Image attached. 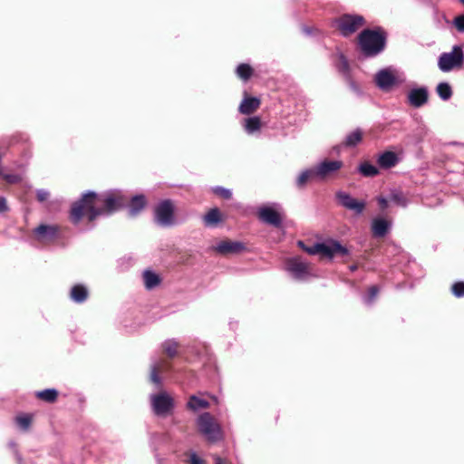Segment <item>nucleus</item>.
Instances as JSON below:
<instances>
[{
    "label": "nucleus",
    "instance_id": "nucleus-22",
    "mask_svg": "<svg viewBox=\"0 0 464 464\" xmlns=\"http://www.w3.org/2000/svg\"><path fill=\"white\" fill-rule=\"evenodd\" d=\"M222 221L220 210L218 208H211L203 216V222L206 227H215Z\"/></svg>",
    "mask_w": 464,
    "mask_h": 464
},
{
    "label": "nucleus",
    "instance_id": "nucleus-7",
    "mask_svg": "<svg viewBox=\"0 0 464 464\" xmlns=\"http://www.w3.org/2000/svg\"><path fill=\"white\" fill-rule=\"evenodd\" d=\"M464 64V52L461 45H454L452 50L442 53L438 61V66L441 72H448L455 68H460Z\"/></svg>",
    "mask_w": 464,
    "mask_h": 464
},
{
    "label": "nucleus",
    "instance_id": "nucleus-13",
    "mask_svg": "<svg viewBox=\"0 0 464 464\" xmlns=\"http://www.w3.org/2000/svg\"><path fill=\"white\" fill-rule=\"evenodd\" d=\"M408 102L414 108H420L427 103L429 99V91L425 86L415 87L408 92Z\"/></svg>",
    "mask_w": 464,
    "mask_h": 464
},
{
    "label": "nucleus",
    "instance_id": "nucleus-35",
    "mask_svg": "<svg viewBox=\"0 0 464 464\" xmlns=\"http://www.w3.org/2000/svg\"><path fill=\"white\" fill-rule=\"evenodd\" d=\"M14 421L20 430L26 431L32 424V417L28 414H20L15 417Z\"/></svg>",
    "mask_w": 464,
    "mask_h": 464
},
{
    "label": "nucleus",
    "instance_id": "nucleus-32",
    "mask_svg": "<svg viewBox=\"0 0 464 464\" xmlns=\"http://www.w3.org/2000/svg\"><path fill=\"white\" fill-rule=\"evenodd\" d=\"M36 397L47 402H53L58 397V391L56 389H45L36 392Z\"/></svg>",
    "mask_w": 464,
    "mask_h": 464
},
{
    "label": "nucleus",
    "instance_id": "nucleus-16",
    "mask_svg": "<svg viewBox=\"0 0 464 464\" xmlns=\"http://www.w3.org/2000/svg\"><path fill=\"white\" fill-rule=\"evenodd\" d=\"M59 233V227L42 224L34 229V234L40 240H53Z\"/></svg>",
    "mask_w": 464,
    "mask_h": 464
},
{
    "label": "nucleus",
    "instance_id": "nucleus-4",
    "mask_svg": "<svg viewBox=\"0 0 464 464\" xmlns=\"http://www.w3.org/2000/svg\"><path fill=\"white\" fill-rule=\"evenodd\" d=\"M199 432L210 442H216L222 439L220 425L215 420L209 412L201 413L197 419Z\"/></svg>",
    "mask_w": 464,
    "mask_h": 464
},
{
    "label": "nucleus",
    "instance_id": "nucleus-24",
    "mask_svg": "<svg viewBox=\"0 0 464 464\" xmlns=\"http://www.w3.org/2000/svg\"><path fill=\"white\" fill-rule=\"evenodd\" d=\"M187 407L193 411H198L201 409H208L209 402L205 399L191 395L187 402Z\"/></svg>",
    "mask_w": 464,
    "mask_h": 464
},
{
    "label": "nucleus",
    "instance_id": "nucleus-19",
    "mask_svg": "<svg viewBox=\"0 0 464 464\" xmlns=\"http://www.w3.org/2000/svg\"><path fill=\"white\" fill-rule=\"evenodd\" d=\"M129 215L130 217H136L146 206V198L144 195H135L129 197Z\"/></svg>",
    "mask_w": 464,
    "mask_h": 464
},
{
    "label": "nucleus",
    "instance_id": "nucleus-48",
    "mask_svg": "<svg viewBox=\"0 0 464 464\" xmlns=\"http://www.w3.org/2000/svg\"><path fill=\"white\" fill-rule=\"evenodd\" d=\"M214 460H215V464H224L223 459L219 456H216Z\"/></svg>",
    "mask_w": 464,
    "mask_h": 464
},
{
    "label": "nucleus",
    "instance_id": "nucleus-8",
    "mask_svg": "<svg viewBox=\"0 0 464 464\" xmlns=\"http://www.w3.org/2000/svg\"><path fill=\"white\" fill-rule=\"evenodd\" d=\"M175 207L170 199H165L158 203L154 208V220L162 227H170L176 225L174 215Z\"/></svg>",
    "mask_w": 464,
    "mask_h": 464
},
{
    "label": "nucleus",
    "instance_id": "nucleus-1",
    "mask_svg": "<svg viewBox=\"0 0 464 464\" xmlns=\"http://www.w3.org/2000/svg\"><path fill=\"white\" fill-rule=\"evenodd\" d=\"M128 203L129 196L120 189L109 190L103 194L88 191L72 204L70 219L73 225H78L85 215L92 222L98 217L109 216L126 207Z\"/></svg>",
    "mask_w": 464,
    "mask_h": 464
},
{
    "label": "nucleus",
    "instance_id": "nucleus-28",
    "mask_svg": "<svg viewBox=\"0 0 464 464\" xmlns=\"http://www.w3.org/2000/svg\"><path fill=\"white\" fill-rule=\"evenodd\" d=\"M327 245L330 249V254H327V257L330 259H332L336 254H340L342 256L349 254L348 248L341 245L337 240H329L327 241Z\"/></svg>",
    "mask_w": 464,
    "mask_h": 464
},
{
    "label": "nucleus",
    "instance_id": "nucleus-3",
    "mask_svg": "<svg viewBox=\"0 0 464 464\" xmlns=\"http://www.w3.org/2000/svg\"><path fill=\"white\" fill-rule=\"evenodd\" d=\"M285 269L294 280L299 282H304L316 276L312 271L311 264L298 256L287 258Z\"/></svg>",
    "mask_w": 464,
    "mask_h": 464
},
{
    "label": "nucleus",
    "instance_id": "nucleus-18",
    "mask_svg": "<svg viewBox=\"0 0 464 464\" xmlns=\"http://www.w3.org/2000/svg\"><path fill=\"white\" fill-rule=\"evenodd\" d=\"M392 227V223L382 218H375L372 221V232L375 237H385Z\"/></svg>",
    "mask_w": 464,
    "mask_h": 464
},
{
    "label": "nucleus",
    "instance_id": "nucleus-17",
    "mask_svg": "<svg viewBox=\"0 0 464 464\" xmlns=\"http://www.w3.org/2000/svg\"><path fill=\"white\" fill-rule=\"evenodd\" d=\"M400 162L398 155L390 150H386L377 157V164L381 169H388L395 167Z\"/></svg>",
    "mask_w": 464,
    "mask_h": 464
},
{
    "label": "nucleus",
    "instance_id": "nucleus-52",
    "mask_svg": "<svg viewBox=\"0 0 464 464\" xmlns=\"http://www.w3.org/2000/svg\"><path fill=\"white\" fill-rule=\"evenodd\" d=\"M351 87L355 90L356 89L355 83L351 82Z\"/></svg>",
    "mask_w": 464,
    "mask_h": 464
},
{
    "label": "nucleus",
    "instance_id": "nucleus-41",
    "mask_svg": "<svg viewBox=\"0 0 464 464\" xmlns=\"http://www.w3.org/2000/svg\"><path fill=\"white\" fill-rule=\"evenodd\" d=\"M452 24L459 33L464 34V14L457 15L452 20Z\"/></svg>",
    "mask_w": 464,
    "mask_h": 464
},
{
    "label": "nucleus",
    "instance_id": "nucleus-14",
    "mask_svg": "<svg viewBox=\"0 0 464 464\" xmlns=\"http://www.w3.org/2000/svg\"><path fill=\"white\" fill-rule=\"evenodd\" d=\"M343 166L341 160H324L314 166L315 175L317 179H324L329 175L338 171Z\"/></svg>",
    "mask_w": 464,
    "mask_h": 464
},
{
    "label": "nucleus",
    "instance_id": "nucleus-49",
    "mask_svg": "<svg viewBox=\"0 0 464 464\" xmlns=\"http://www.w3.org/2000/svg\"><path fill=\"white\" fill-rule=\"evenodd\" d=\"M297 245H298V246H299L303 250H304V248H306V247H307V246L304 245V243L303 241H301V240H299V241L297 242Z\"/></svg>",
    "mask_w": 464,
    "mask_h": 464
},
{
    "label": "nucleus",
    "instance_id": "nucleus-39",
    "mask_svg": "<svg viewBox=\"0 0 464 464\" xmlns=\"http://www.w3.org/2000/svg\"><path fill=\"white\" fill-rule=\"evenodd\" d=\"M212 191L216 195H218V196H219V197H221V198H223L225 199H229L232 197V192H231L230 189L223 188V187H220V186L214 187L212 188Z\"/></svg>",
    "mask_w": 464,
    "mask_h": 464
},
{
    "label": "nucleus",
    "instance_id": "nucleus-10",
    "mask_svg": "<svg viewBox=\"0 0 464 464\" xmlns=\"http://www.w3.org/2000/svg\"><path fill=\"white\" fill-rule=\"evenodd\" d=\"M281 211L282 207L280 204L272 203L271 205L260 207L257 211V216L262 222L275 227H280L283 220Z\"/></svg>",
    "mask_w": 464,
    "mask_h": 464
},
{
    "label": "nucleus",
    "instance_id": "nucleus-43",
    "mask_svg": "<svg viewBox=\"0 0 464 464\" xmlns=\"http://www.w3.org/2000/svg\"><path fill=\"white\" fill-rule=\"evenodd\" d=\"M189 464H204V460L195 452H191L189 455Z\"/></svg>",
    "mask_w": 464,
    "mask_h": 464
},
{
    "label": "nucleus",
    "instance_id": "nucleus-6",
    "mask_svg": "<svg viewBox=\"0 0 464 464\" xmlns=\"http://www.w3.org/2000/svg\"><path fill=\"white\" fill-rule=\"evenodd\" d=\"M150 401L153 413L159 417L171 414L175 408L174 399L165 391L150 394Z\"/></svg>",
    "mask_w": 464,
    "mask_h": 464
},
{
    "label": "nucleus",
    "instance_id": "nucleus-36",
    "mask_svg": "<svg viewBox=\"0 0 464 464\" xmlns=\"http://www.w3.org/2000/svg\"><path fill=\"white\" fill-rule=\"evenodd\" d=\"M162 348L169 357L173 358L177 354L178 343L174 339L166 340Z\"/></svg>",
    "mask_w": 464,
    "mask_h": 464
},
{
    "label": "nucleus",
    "instance_id": "nucleus-33",
    "mask_svg": "<svg viewBox=\"0 0 464 464\" xmlns=\"http://www.w3.org/2000/svg\"><path fill=\"white\" fill-rule=\"evenodd\" d=\"M437 94L443 101H448L452 96V89L448 82H440L436 88Z\"/></svg>",
    "mask_w": 464,
    "mask_h": 464
},
{
    "label": "nucleus",
    "instance_id": "nucleus-20",
    "mask_svg": "<svg viewBox=\"0 0 464 464\" xmlns=\"http://www.w3.org/2000/svg\"><path fill=\"white\" fill-rule=\"evenodd\" d=\"M260 100L256 97H246L239 105V111L242 114L249 115L258 109Z\"/></svg>",
    "mask_w": 464,
    "mask_h": 464
},
{
    "label": "nucleus",
    "instance_id": "nucleus-53",
    "mask_svg": "<svg viewBox=\"0 0 464 464\" xmlns=\"http://www.w3.org/2000/svg\"><path fill=\"white\" fill-rule=\"evenodd\" d=\"M464 5V0H459Z\"/></svg>",
    "mask_w": 464,
    "mask_h": 464
},
{
    "label": "nucleus",
    "instance_id": "nucleus-29",
    "mask_svg": "<svg viewBox=\"0 0 464 464\" xmlns=\"http://www.w3.org/2000/svg\"><path fill=\"white\" fill-rule=\"evenodd\" d=\"M358 172L363 177H375L379 174L378 167L373 164L365 161L358 166Z\"/></svg>",
    "mask_w": 464,
    "mask_h": 464
},
{
    "label": "nucleus",
    "instance_id": "nucleus-42",
    "mask_svg": "<svg viewBox=\"0 0 464 464\" xmlns=\"http://www.w3.org/2000/svg\"><path fill=\"white\" fill-rule=\"evenodd\" d=\"M50 197V192L44 188H39L36 190V198L39 202L47 200Z\"/></svg>",
    "mask_w": 464,
    "mask_h": 464
},
{
    "label": "nucleus",
    "instance_id": "nucleus-26",
    "mask_svg": "<svg viewBox=\"0 0 464 464\" xmlns=\"http://www.w3.org/2000/svg\"><path fill=\"white\" fill-rule=\"evenodd\" d=\"M313 179H317V175H315L314 168L307 169L303 170L295 180V185L298 188H304L309 180Z\"/></svg>",
    "mask_w": 464,
    "mask_h": 464
},
{
    "label": "nucleus",
    "instance_id": "nucleus-40",
    "mask_svg": "<svg viewBox=\"0 0 464 464\" xmlns=\"http://www.w3.org/2000/svg\"><path fill=\"white\" fill-rule=\"evenodd\" d=\"M451 292L454 296L460 298L464 296V282L459 281L452 285Z\"/></svg>",
    "mask_w": 464,
    "mask_h": 464
},
{
    "label": "nucleus",
    "instance_id": "nucleus-27",
    "mask_svg": "<svg viewBox=\"0 0 464 464\" xmlns=\"http://www.w3.org/2000/svg\"><path fill=\"white\" fill-rule=\"evenodd\" d=\"M389 200L401 208H406L409 204V200L403 192L397 188L391 189Z\"/></svg>",
    "mask_w": 464,
    "mask_h": 464
},
{
    "label": "nucleus",
    "instance_id": "nucleus-51",
    "mask_svg": "<svg viewBox=\"0 0 464 464\" xmlns=\"http://www.w3.org/2000/svg\"><path fill=\"white\" fill-rule=\"evenodd\" d=\"M304 32L307 34H311V30L308 27H304Z\"/></svg>",
    "mask_w": 464,
    "mask_h": 464
},
{
    "label": "nucleus",
    "instance_id": "nucleus-30",
    "mask_svg": "<svg viewBox=\"0 0 464 464\" xmlns=\"http://www.w3.org/2000/svg\"><path fill=\"white\" fill-rule=\"evenodd\" d=\"M362 138V130L360 129H355L346 135L343 144L346 147H355L359 142H361Z\"/></svg>",
    "mask_w": 464,
    "mask_h": 464
},
{
    "label": "nucleus",
    "instance_id": "nucleus-23",
    "mask_svg": "<svg viewBox=\"0 0 464 464\" xmlns=\"http://www.w3.org/2000/svg\"><path fill=\"white\" fill-rule=\"evenodd\" d=\"M143 281L146 289L151 290L160 285L161 279L160 276L151 270L143 272Z\"/></svg>",
    "mask_w": 464,
    "mask_h": 464
},
{
    "label": "nucleus",
    "instance_id": "nucleus-9",
    "mask_svg": "<svg viewBox=\"0 0 464 464\" xmlns=\"http://www.w3.org/2000/svg\"><path fill=\"white\" fill-rule=\"evenodd\" d=\"M364 24V18L359 14H343L336 20V25L341 34L347 37L354 34Z\"/></svg>",
    "mask_w": 464,
    "mask_h": 464
},
{
    "label": "nucleus",
    "instance_id": "nucleus-34",
    "mask_svg": "<svg viewBox=\"0 0 464 464\" xmlns=\"http://www.w3.org/2000/svg\"><path fill=\"white\" fill-rule=\"evenodd\" d=\"M236 73L238 78L243 81H247L253 74L252 67L247 63H240L236 70Z\"/></svg>",
    "mask_w": 464,
    "mask_h": 464
},
{
    "label": "nucleus",
    "instance_id": "nucleus-37",
    "mask_svg": "<svg viewBox=\"0 0 464 464\" xmlns=\"http://www.w3.org/2000/svg\"><path fill=\"white\" fill-rule=\"evenodd\" d=\"M160 364H161L160 362H156V361L152 362L150 364V381L158 386L161 384V379L159 375Z\"/></svg>",
    "mask_w": 464,
    "mask_h": 464
},
{
    "label": "nucleus",
    "instance_id": "nucleus-5",
    "mask_svg": "<svg viewBox=\"0 0 464 464\" xmlns=\"http://www.w3.org/2000/svg\"><path fill=\"white\" fill-rule=\"evenodd\" d=\"M403 82L404 78L399 75L397 70L392 66L379 70L374 75L376 86L383 92H389Z\"/></svg>",
    "mask_w": 464,
    "mask_h": 464
},
{
    "label": "nucleus",
    "instance_id": "nucleus-25",
    "mask_svg": "<svg viewBox=\"0 0 464 464\" xmlns=\"http://www.w3.org/2000/svg\"><path fill=\"white\" fill-rule=\"evenodd\" d=\"M243 127L247 134H254L260 130L261 120L258 116L246 118L244 121Z\"/></svg>",
    "mask_w": 464,
    "mask_h": 464
},
{
    "label": "nucleus",
    "instance_id": "nucleus-50",
    "mask_svg": "<svg viewBox=\"0 0 464 464\" xmlns=\"http://www.w3.org/2000/svg\"><path fill=\"white\" fill-rule=\"evenodd\" d=\"M357 268H358V266L356 265H352V266H349V269H350L351 272L356 271Z\"/></svg>",
    "mask_w": 464,
    "mask_h": 464
},
{
    "label": "nucleus",
    "instance_id": "nucleus-44",
    "mask_svg": "<svg viewBox=\"0 0 464 464\" xmlns=\"http://www.w3.org/2000/svg\"><path fill=\"white\" fill-rule=\"evenodd\" d=\"M9 210L7 206L6 198L3 196H0V213H5Z\"/></svg>",
    "mask_w": 464,
    "mask_h": 464
},
{
    "label": "nucleus",
    "instance_id": "nucleus-11",
    "mask_svg": "<svg viewBox=\"0 0 464 464\" xmlns=\"http://www.w3.org/2000/svg\"><path fill=\"white\" fill-rule=\"evenodd\" d=\"M338 204L343 208L352 211L355 216H361L366 207V201L357 199L348 192L339 190L335 193Z\"/></svg>",
    "mask_w": 464,
    "mask_h": 464
},
{
    "label": "nucleus",
    "instance_id": "nucleus-47",
    "mask_svg": "<svg viewBox=\"0 0 464 464\" xmlns=\"http://www.w3.org/2000/svg\"><path fill=\"white\" fill-rule=\"evenodd\" d=\"M5 179L9 182V183H15L19 180V177L17 175H6L5 176Z\"/></svg>",
    "mask_w": 464,
    "mask_h": 464
},
{
    "label": "nucleus",
    "instance_id": "nucleus-46",
    "mask_svg": "<svg viewBox=\"0 0 464 464\" xmlns=\"http://www.w3.org/2000/svg\"><path fill=\"white\" fill-rule=\"evenodd\" d=\"M9 445H10V447H11V448H13V449H14V454H15V457H16V459H17L18 463H19V464H21V462H22V457H21V455L18 453V451H17V450H16V445H15V443H14V442H13V441H11V442L9 443Z\"/></svg>",
    "mask_w": 464,
    "mask_h": 464
},
{
    "label": "nucleus",
    "instance_id": "nucleus-45",
    "mask_svg": "<svg viewBox=\"0 0 464 464\" xmlns=\"http://www.w3.org/2000/svg\"><path fill=\"white\" fill-rule=\"evenodd\" d=\"M377 202H378V204H379V206L381 207L382 209L387 208V207H388V198H386L384 197H378L377 198Z\"/></svg>",
    "mask_w": 464,
    "mask_h": 464
},
{
    "label": "nucleus",
    "instance_id": "nucleus-2",
    "mask_svg": "<svg viewBox=\"0 0 464 464\" xmlns=\"http://www.w3.org/2000/svg\"><path fill=\"white\" fill-rule=\"evenodd\" d=\"M358 44L365 56L373 57L384 50L386 38L376 31L365 29L360 33Z\"/></svg>",
    "mask_w": 464,
    "mask_h": 464
},
{
    "label": "nucleus",
    "instance_id": "nucleus-12",
    "mask_svg": "<svg viewBox=\"0 0 464 464\" xmlns=\"http://www.w3.org/2000/svg\"><path fill=\"white\" fill-rule=\"evenodd\" d=\"M213 248L220 255L239 254L246 249L244 243L232 240H222L218 242Z\"/></svg>",
    "mask_w": 464,
    "mask_h": 464
},
{
    "label": "nucleus",
    "instance_id": "nucleus-38",
    "mask_svg": "<svg viewBox=\"0 0 464 464\" xmlns=\"http://www.w3.org/2000/svg\"><path fill=\"white\" fill-rule=\"evenodd\" d=\"M378 293H379L378 286L372 285L369 288L367 295L362 296L363 303L366 305H369V306L372 305L373 304V302L375 301V299H376V297L378 295Z\"/></svg>",
    "mask_w": 464,
    "mask_h": 464
},
{
    "label": "nucleus",
    "instance_id": "nucleus-15",
    "mask_svg": "<svg viewBox=\"0 0 464 464\" xmlns=\"http://www.w3.org/2000/svg\"><path fill=\"white\" fill-rule=\"evenodd\" d=\"M337 71L348 81H351L350 64L345 55L339 50L333 55Z\"/></svg>",
    "mask_w": 464,
    "mask_h": 464
},
{
    "label": "nucleus",
    "instance_id": "nucleus-31",
    "mask_svg": "<svg viewBox=\"0 0 464 464\" xmlns=\"http://www.w3.org/2000/svg\"><path fill=\"white\" fill-rule=\"evenodd\" d=\"M304 251L310 255L322 254L327 256V254H330V249L326 242L323 243H315L312 246H307L304 248Z\"/></svg>",
    "mask_w": 464,
    "mask_h": 464
},
{
    "label": "nucleus",
    "instance_id": "nucleus-21",
    "mask_svg": "<svg viewBox=\"0 0 464 464\" xmlns=\"http://www.w3.org/2000/svg\"><path fill=\"white\" fill-rule=\"evenodd\" d=\"M70 297L74 303L82 304L87 300L88 289L83 285H75L70 291Z\"/></svg>",
    "mask_w": 464,
    "mask_h": 464
}]
</instances>
